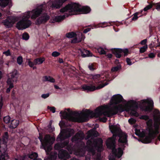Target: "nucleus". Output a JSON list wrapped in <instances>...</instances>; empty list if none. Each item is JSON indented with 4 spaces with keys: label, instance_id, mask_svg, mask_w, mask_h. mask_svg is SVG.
Segmentation results:
<instances>
[{
    "label": "nucleus",
    "instance_id": "27",
    "mask_svg": "<svg viewBox=\"0 0 160 160\" xmlns=\"http://www.w3.org/2000/svg\"><path fill=\"white\" fill-rule=\"evenodd\" d=\"M38 138L40 140V142L41 143V145L42 146H44L43 145V144L44 143V140L46 138H48L46 137H45L44 139H43V137L42 135V132L39 133V136L38 137Z\"/></svg>",
    "mask_w": 160,
    "mask_h": 160
},
{
    "label": "nucleus",
    "instance_id": "5",
    "mask_svg": "<svg viewBox=\"0 0 160 160\" xmlns=\"http://www.w3.org/2000/svg\"><path fill=\"white\" fill-rule=\"evenodd\" d=\"M108 107L107 106H104L98 107L95 110L94 112L88 109H86L83 115L86 118H88L89 116L92 118L99 117L102 115L104 116H108L109 112L108 110Z\"/></svg>",
    "mask_w": 160,
    "mask_h": 160
},
{
    "label": "nucleus",
    "instance_id": "4",
    "mask_svg": "<svg viewBox=\"0 0 160 160\" xmlns=\"http://www.w3.org/2000/svg\"><path fill=\"white\" fill-rule=\"evenodd\" d=\"M8 138V132H6L2 135V139H0V160H7L9 158L7 148Z\"/></svg>",
    "mask_w": 160,
    "mask_h": 160
},
{
    "label": "nucleus",
    "instance_id": "50",
    "mask_svg": "<svg viewBox=\"0 0 160 160\" xmlns=\"http://www.w3.org/2000/svg\"><path fill=\"white\" fill-rule=\"evenodd\" d=\"M50 94L49 93L47 94H42L41 96V97L43 98H46L49 96Z\"/></svg>",
    "mask_w": 160,
    "mask_h": 160
},
{
    "label": "nucleus",
    "instance_id": "3",
    "mask_svg": "<svg viewBox=\"0 0 160 160\" xmlns=\"http://www.w3.org/2000/svg\"><path fill=\"white\" fill-rule=\"evenodd\" d=\"M45 8L44 5L42 4L32 11H28L25 12L22 16V19L19 21L16 24V27L18 30H23L29 27L32 24V22L29 20L31 14V18L35 19L38 17L40 16L43 11L44 10Z\"/></svg>",
    "mask_w": 160,
    "mask_h": 160
},
{
    "label": "nucleus",
    "instance_id": "54",
    "mask_svg": "<svg viewBox=\"0 0 160 160\" xmlns=\"http://www.w3.org/2000/svg\"><path fill=\"white\" fill-rule=\"evenodd\" d=\"M147 42V39H144L142 40L140 44L142 45H145L146 43Z\"/></svg>",
    "mask_w": 160,
    "mask_h": 160
},
{
    "label": "nucleus",
    "instance_id": "44",
    "mask_svg": "<svg viewBox=\"0 0 160 160\" xmlns=\"http://www.w3.org/2000/svg\"><path fill=\"white\" fill-rule=\"evenodd\" d=\"M3 54L7 56L11 55V53L9 49H8L7 51L3 52Z\"/></svg>",
    "mask_w": 160,
    "mask_h": 160
},
{
    "label": "nucleus",
    "instance_id": "63",
    "mask_svg": "<svg viewBox=\"0 0 160 160\" xmlns=\"http://www.w3.org/2000/svg\"><path fill=\"white\" fill-rule=\"evenodd\" d=\"M54 87L56 89H61L57 85H54Z\"/></svg>",
    "mask_w": 160,
    "mask_h": 160
},
{
    "label": "nucleus",
    "instance_id": "8",
    "mask_svg": "<svg viewBox=\"0 0 160 160\" xmlns=\"http://www.w3.org/2000/svg\"><path fill=\"white\" fill-rule=\"evenodd\" d=\"M146 124L148 127L149 133L148 136L144 138L142 142L144 143H150L152 140L156 138L157 134L153 128V122L152 120H149L147 122Z\"/></svg>",
    "mask_w": 160,
    "mask_h": 160
},
{
    "label": "nucleus",
    "instance_id": "52",
    "mask_svg": "<svg viewBox=\"0 0 160 160\" xmlns=\"http://www.w3.org/2000/svg\"><path fill=\"white\" fill-rule=\"evenodd\" d=\"M155 56V54L153 53H150L148 54V57L150 58H154Z\"/></svg>",
    "mask_w": 160,
    "mask_h": 160
},
{
    "label": "nucleus",
    "instance_id": "37",
    "mask_svg": "<svg viewBox=\"0 0 160 160\" xmlns=\"http://www.w3.org/2000/svg\"><path fill=\"white\" fill-rule=\"evenodd\" d=\"M23 62L22 57L21 56L18 57L17 58V62L19 65H21Z\"/></svg>",
    "mask_w": 160,
    "mask_h": 160
},
{
    "label": "nucleus",
    "instance_id": "11",
    "mask_svg": "<svg viewBox=\"0 0 160 160\" xmlns=\"http://www.w3.org/2000/svg\"><path fill=\"white\" fill-rule=\"evenodd\" d=\"M8 5L9 8L4 10V14H6V15L10 13L9 9L12 6L11 0H0V6L2 9H4Z\"/></svg>",
    "mask_w": 160,
    "mask_h": 160
},
{
    "label": "nucleus",
    "instance_id": "17",
    "mask_svg": "<svg viewBox=\"0 0 160 160\" xmlns=\"http://www.w3.org/2000/svg\"><path fill=\"white\" fill-rule=\"evenodd\" d=\"M148 103V105H143L141 109L143 111L145 112H150L152 110L153 107V102L152 100L150 101L146 102Z\"/></svg>",
    "mask_w": 160,
    "mask_h": 160
},
{
    "label": "nucleus",
    "instance_id": "13",
    "mask_svg": "<svg viewBox=\"0 0 160 160\" xmlns=\"http://www.w3.org/2000/svg\"><path fill=\"white\" fill-rule=\"evenodd\" d=\"M15 22V19L12 16H8L2 21V23L7 28L12 27Z\"/></svg>",
    "mask_w": 160,
    "mask_h": 160
},
{
    "label": "nucleus",
    "instance_id": "1",
    "mask_svg": "<svg viewBox=\"0 0 160 160\" xmlns=\"http://www.w3.org/2000/svg\"><path fill=\"white\" fill-rule=\"evenodd\" d=\"M109 129L113 134L112 136L109 138L107 141L106 145L108 148L112 150V154L109 156V160H117V158H119L123 153V150L119 147L116 149V140L117 136L119 137L118 141L121 144H123V148L125 147V145L127 144L128 136L126 134L122 132L120 128L116 125L109 126Z\"/></svg>",
    "mask_w": 160,
    "mask_h": 160
},
{
    "label": "nucleus",
    "instance_id": "36",
    "mask_svg": "<svg viewBox=\"0 0 160 160\" xmlns=\"http://www.w3.org/2000/svg\"><path fill=\"white\" fill-rule=\"evenodd\" d=\"M51 125L52 122H51V121L49 123V124L48 125V131L50 132H52L54 130V128H52Z\"/></svg>",
    "mask_w": 160,
    "mask_h": 160
},
{
    "label": "nucleus",
    "instance_id": "39",
    "mask_svg": "<svg viewBox=\"0 0 160 160\" xmlns=\"http://www.w3.org/2000/svg\"><path fill=\"white\" fill-rule=\"evenodd\" d=\"M121 66H118L112 68L111 71L112 72L118 71L121 68Z\"/></svg>",
    "mask_w": 160,
    "mask_h": 160
},
{
    "label": "nucleus",
    "instance_id": "30",
    "mask_svg": "<svg viewBox=\"0 0 160 160\" xmlns=\"http://www.w3.org/2000/svg\"><path fill=\"white\" fill-rule=\"evenodd\" d=\"M143 12L142 10L141 12H136L134 13L133 14V16L132 18V20L133 21H135L137 20L138 17V16L139 14H141L142 13V12Z\"/></svg>",
    "mask_w": 160,
    "mask_h": 160
},
{
    "label": "nucleus",
    "instance_id": "57",
    "mask_svg": "<svg viewBox=\"0 0 160 160\" xmlns=\"http://www.w3.org/2000/svg\"><path fill=\"white\" fill-rule=\"evenodd\" d=\"M140 133V130L136 129L135 133L136 135L139 136Z\"/></svg>",
    "mask_w": 160,
    "mask_h": 160
},
{
    "label": "nucleus",
    "instance_id": "33",
    "mask_svg": "<svg viewBox=\"0 0 160 160\" xmlns=\"http://www.w3.org/2000/svg\"><path fill=\"white\" fill-rule=\"evenodd\" d=\"M148 48V45H145L140 49V52L141 53H142L145 52Z\"/></svg>",
    "mask_w": 160,
    "mask_h": 160
},
{
    "label": "nucleus",
    "instance_id": "29",
    "mask_svg": "<svg viewBox=\"0 0 160 160\" xmlns=\"http://www.w3.org/2000/svg\"><path fill=\"white\" fill-rule=\"evenodd\" d=\"M29 156L30 159H32L33 160H35L38 157V154L37 153L34 152L32 153L31 154L29 155Z\"/></svg>",
    "mask_w": 160,
    "mask_h": 160
},
{
    "label": "nucleus",
    "instance_id": "15",
    "mask_svg": "<svg viewBox=\"0 0 160 160\" xmlns=\"http://www.w3.org/2000/svg\"><path fill=\"white\" fill-rule=\"evenodd\" d=\"M84 138V135L83 132H78L72 137L71 140L72 142L78 143L81 142Z\"/></svg>",
    "mask_w": 160,
    "mask_h": 160
},
{
    "label": "nucleus",
    "instance_id": "20",
    "mask_svg": "<svg viewBox=\"0 0 160 160\" xmlns=\"http://www.w3.org/2000/svg\"><path fill=\"white\" fill-rule=\"evenodd\" d=\"M42 81L43 82L49 81L52 83H54L55 82V80L51 76H43Z\"/></svg>",
    "mask_w": 160,
    "mask_h": 160
},
{
    "label": "nucleus",
    "instance_id": "34",
    "mask_svg": "<svg viewBox=\"0 0 160 160\" xmlns=\"http://www.w3.org/2000/svg\"><path fill=\"white\" fill-rule=\"evenodd\" d=\"M29 34L26 32L24 33L22 35V38L23 40H27L29 39Z\"/></svg>",
    "mask_w": 160,
    "mask_h": 160
},
{
    "label": "nucleus",
    "instance_id": "59",
    "mask_svg": "<svg viewBox=\"0 0 160 160\" xmlns=\"http://www.w3.org/2000/svg\"><path fill=\"white\" fill-rule=\"evenodd\" d=\"M112 55L111 54H108L107 55V56L108 58H111L112 57Z\"/></svg>",
    "mask_w": 160,
    "mask_h": 160
},
{
    "label": "nucleus",
    "instance_id": "7",
    "mask_svg": "<svg viewBox=\"0 0 160 160\" xmlns=\"http://www.w3.org/2000/svg\"><path fill=\"white\" fill-rule=\"evenodd\" d=\"M60 114L65 119L74 122H81L85 121L83 117L80 116V113L77 112H72L71 114H68L66 111H61Z\"/></svg>",
    "mask_w": 160,
    "mask_h": 160
},
{
    "label": "nucleus",
    "instance_id": "16",
    "mask_svg": "<svg viewBox=\"0 0 160 160\" xmlns=\"http://www.w3.org/2000/svg\"><path fill=\"white\" fill-rule=\"evenodd\" d=\"M70 137V135H68L66 133V131L65 129H62L61 130L60 133L56 138V140L58 142H61Z\"/></svg>",
    "mask_w": 160,
    "mask_h": 160
},
{
    "label": "nucleus",
    "instance_id": "21",
    "mask_svg": "<svg viewBox=\"0 0 160 160\" xmlns=\"http://www.w3.org/2000/svg\"><path fill=\"white\" fill-rule=\"evenodd\" d=\"M90 52L88 50L84 49L81 50V54L83 57H86L90 56Z\"/></svg>",
    "mask_w": 160,
    "mask_h": 160
},
{
    "label": "nucleus",
    "instance_id": "58",
    "mask_svg": "<svg viewBox=\"0 0 160 160\" xmlns=\"http://www.w3.org/2000/svg\"><path fill=\"white\" fill-rule=\"evenodd\" d=\"M59 125L60 126L61 128H62V126H64L65 125V122H62V123L61 122L59 123Z\"/></svg>",
    "mask_w": 160,
    "mask_h": 160
},
{
    "label": "nucleus",
    "instance_id": "40",
    "mask_svg": "<svg viewBox=\"0 0 160 160\" xmlns=\"http://www.w3.org/2000/svg\"><path fill=\"white\" fill-rule=\"evenodd\" d=\"M87 145L88 147L93 146V141L91 139L88 140L87 142Z\"/></svg>",
    "mask_w": 160,
    "mask_h": 160
},
{
    "label": "nucleus",
    "instance_id": "42",
    "mask_svg": "<svg viewBox=\"0 0 160 160\" xmlns=\"http://www.w3.org/2000/svg\"><path fill=\"white\" fill-rule=\"evenodd\" d=\"M98 26L99 27L104 28L108 26V24L107 22H103L99 23Z\"/></svg>",
    "mask_w": 160,
    "mask_h": 160
},
{
    "label": "nucleus",
    "instance_id": "41",
    "mask_svg": "<svg viewBox=\"0 0 160 160\" xmlns=\"http://www.w3.org/2000/svg\"><path fill=\"white\" fill-rule=\"evenodd\" d=\"M153 7L152 3L146 6L143 9V10L145 11H146L150 9Z\"/></svg>",
    "mask_w": 160,
    "mask_h": 160
},
{
    "label": "nucleus",
    "instance_id": "9",
    "mask_svg": "<svg viewBox=\"0 0 160 160\" xmlns=\"http://www.w3.org/2000/svg\"><path fill=\"white\" fill-rule=\"evenodd\" d=\"M10 75L8 76L7 82L9 86L6 90V92L9 93L11 90L14 87V82H17L19 77L18 72L17 70L14 69L10 73Z\"/></svg>",
    "mask_w": 160,
    "mask_h": 160
},
{
    "label": "nucleus",
    "instance_id": "62",
    "mask_svg": "<svg viewBox=\"0 0 160 160\" xmlns=\"http://www.w3.org/2000/svg\"><path fill=\"white\" fill-rule=\"evenodd\" d=\"M59 62L60 63H62L63 62V61L62 59V58H59Z\"/></svg>",
    "mask_w": 160,
    "mask_h": 160
},
{
    "label": "nucleus",
    "instance_id": "10",
    "mask_svg": "<svg viewBox=\"0 0 160 160\" xmlns=\"http://www.w3.org/2000/svg\"><path fill=\"white\" fill-rule=\"evenodd\" d=\"M50 16L46 12L42 13L41 15L35 21L36 25H39L45 24L50 19Z\"/></svg>",
    "mask_w": 160,
    "mask_h": 160
},
{
    "label": "nucleus",
    "instance_id": "45",
    "mask_svg": "<svg viewBox=\"0 0 160 160\" xmlns=\"http://www.w3.org/2000/svg\"><path fill=\"white\" fill-rule=\"evenodd\" d=\"M48 109H49L53 113H55L56 112V108L54 107H50L48 106Z\"/></svg>",
    "mask_w": 160,
    "mask_h": 160
},
{
    "label": "nucleus",
    "instance_id": "19",
    "mask_svg": "<svg viewBox=\"0 0 160 160\" xmlns=\"http://www.w3.org/2000/svg\"><path fill=\"white\" fill-rule=\"evenodd\" d=\"M125 110L124 108L121 106H115L112 110L113 115H115L119 113H121Z\"/></svg>",
    "mask_w": 160,
    "mask_h": 160
},
{
    "label": "nucleus",
    "instance_id": "64",
    "mask_svg": "<svg viewBox=\"0 0 160 160\" xmlns=\"http://www.w3.org/2000/svg\"><path fill=\"white\" fill-rule=\"evenodd\" d=\"M70 160H79L75 158H73L71 159Z\"/></svg>",
    "mask_w": 160,
    "mask_h": 160
},
{
    "label": "nucleus",
    "instance_id": "49",
    "mask_svg": "<svg viewBox=\"0 0 160 160\" xmlns=\"http://www.w3.org/2000/svg\"><path fill=\"white\" fill-rule=\"evenodd\" d=\"M29 155H25L22 157L20 160H30Z\"/></svg>",
    "mask_w": 160,
    "mask_h": 160
},
{
    "label": "nucleus",
    "instance_id": "46",
    "mask_svg": "<svg viewBox=\"0 0 160 160\" xmlns=\"http://www.w3.org/2000/svg\"><path fill=\"white\" fill-rule=\"evenodd\" d=\"M128 122L130 124L132 125L135 123L136 121L133 118H131L128 120Z\"/></svg>",
    "mask_w": 160,
    "mask_h": 160
},
{
    "label": "nucleus",
    "instance_id": "18",
    "mask_svg": "<svg viewBox=\"0 0 160 160\" xmlns=\"http://www.w3.org/2000/svg\"><path fill=\"white\" fill-rule=\"evenodd\" d=\"M49 142L50 140L48 138H46L44 139V143L43 144L44 146H42L41 145V148H43L45 150L47 154H49L52 149L51 146L48 145Z\"/></svg>",
    "mask_w": 160,
    "mask_h": 160
},
{
    "label": "nucleus",
    "instance_id": "56",
    "mask_svg": "<svg viewBox=\"0 0 160 160\" xmlns=\"http://www.w3.org/2000/svg\"><path fill=\"white\" fill-rule=\"evenodd\" d=\"M107 119L106 117L100 118V121L103 122H105L106 121Z\"/></svg>",
    "mask_w": 160,
    "mask_h": 160
},
{
    "label": "nucleus",
    "instance_id": "26",
    "mask_svg": "<svg viewBox=\"0 0 160 160\" xmlns=\"http://www.w3.org/2000/svg\"><path fill=\"white\" fill-rule=\"evenodd\" d=\"M83 34H81V37L79 39H78L77 38H74L72 39L71 40V43H76L78 42H81Z\"/></svg>",
    "mask_w": 160,
    "mask_h": 160
},
{
    "label": "nucleus",
    "instance_id": "51",
    "mask_svg": "<svg viewBox=\"0 0 160 160\" xmlns=\"http://www.w3.org/2000/svg\"><path fill=\"white\" fill-rule=\"evenodd\" d=\"M126 60L128 65H131L132 64V62L131 61V60L129 58H127Z\"/></svg>",
    "mask_w": 160,
    "mask_h": 160
},
{
    "label": "nucleus",
    "instance_id": "23",
    "mask_svg": "<svg viewBox=\"0 0 160 160\" xmlns=\"http://www.w3.org/2000/svg\"><path fill=\"white\" fill-rule=\"evenodd\" d=\"M88 136L89 137H97L98 136V133L97 131H94L92 130H89L88 132Z\"/></svg>",
    "mask_w": 160,
    "mask_h": 160
},
{
    "label": "nucleus",
    "instance_id": "55",
    "mask_svg": "<svg viewBox=\"0 0 160 160\" xmlns=\"http://www.w3.org/2000/svg\"><path fill=\"white\" fill-rule=\"evenodd\" d=\"M90 30V28H87L84 30L83 32L84 33H86L88 32Z\"/></svg>",
    "mask_w": 160,
    "mask_h": 160
},
{
    "label": "nucleus",
    "instance_id": "31",
    "mask_svg": "<svg viewBox=\"0 0 160 160\" xmlns=\"http://www.w3.org/2000/svg\"><path fill=\"white\" fill-rule=\"evenodd\" d=\"M11 118L9 116H6L3 118V121L6 124L9 123L10 122Z\"/></svg>",
    "mask_w": 160,
    "mask_h": 160
},
{
    "label": "nucleus",
    "instance_id": "2",
    "mask_svg": "<svg viewBox=\"0 0 160 160\" xmlns=\"http://www.w3.org/2000/svg\"><path fill=\"white\" fill-rule=\"evenodd\" d=\"M81 6L76 3H71L66 5L60 10L61 12H66L64 15L56 17L53 19L52 23L60 22L69 16L77 14L82 12L83 13H88L90 12L91 9L88 7H84L81 8Z\"/></svg>",
    "mask_w": 160,
    "mask_h": 160
},
{
    "label": "nucleus",
    "instance_id": "43",
    "mask_svg": "<svg viewBox=\"0 0 160 160\" xmlns=\"http://www.w3.org/2000/svg\"><path fill=\"white\" fill-rule=\"evenodd\" d=\"M140 119L145 120H148L149 119V117L148 115H143L141 116Z\"/></svg>",
    "mask_w": 160,
    "mask_h": 160
},
{
    "label": "nucleus",
    "instance_id": "28",
    "mask_svg": "<svg viewBox=\"0 0 160 160\" xmlns=\"http://www.w3.org/2000/svg\"><path fill=\"white\" fill-rule=\"evenodd\" d=\"M88 68L90 70L93 71L97 68L96 64L95 63L89 64L88 66Z\"/></svg>",
    "mask_w": 160,
    "mask_h": 160
},
{
    "label": "nucleus",
    "instance_id": "14",
    "mask_svg": "<svg viewBox=\"0 0 160 160\" xmlns=\"http://www.w3.org/2000/svg\"><path fill=\"white\" fill-rule=\"evenodd\" d=\"M111 100L112 103L115 105L119 103L122 102H126L123 98L122 96L119 94L114 95L112 96Z\"/></svg>",
    "mask_w": 160,
    "mask_h": 160
},
{
    "label": "nucleus",
    "instance_id": "47",
    "mask_svg": "<svg viewBox=\"0 0 160 160\" xmlns=\"http://www.w3.org/2000/svg\"><path fill=\"white\" fill-rule=\"evenodd\" d=\"M60 54V53L59 52L56 51H54L52 52V55L54 57H57L59 56Z\"/></svg>",
    "mask_w": 160,
    "mask_h": 160
},
{
    "label": "nucleus",
    "instance_id": "12",
    "mask_svg": "<svg viewBox=\"0 0 160 160\" xmlns=\"http://www.w3.org/2000/svg\"><path fill=\"white\" fill-rule=\"evenodd\" d=\"M111 50L112 53L118 58H120L121 57V53H123L124 56H126L128 55V50L127 49H122L120 48H112Z\"/></svg>",
    "mask_w": 160,
    "mask_h": 160
},
{
    "label": "nucleus",
    "instance_id": "60",
    "mask_svg": "<svg viewBox=\"0 0 160 160\" xmlns=\"http://www.w3.org/2000/svg\"><path fill=\"white\" fill-rule=\"evenodd\" d=\"M158 114H159L158 118L157 119V120L158 121L159 124H160V112H158Z\"/></svg>",
    "mask_w": 160,
    "mask_h": 160
},
{
    "label": "nucleus",
    "instance_id": "6",
    "mask_svg": "<svg viewBox=\"0 0 160 160\" xmlns=\"http://www.w3.org/2000/svg\"><path fill=\"white\" fill-rule=\"evenodd\" d=\"M90 78H92L93 81L92 83L90 85H84L82 86V89L84 91H93L96 89H99L104 87L105 86L107 85V83L103 84L100 86L97 87V88L95 86V83L98 84L101 82V80H100V75L99 74H97L95 75H91L90 76Z\"/></svg>",
    "mask_w": 160,
    "mask_h": 160
},
{
    "label": "nucleus",
    "instance_id": "38",
    "mask_svg": "<svg viewBox=\"0 0 160 160\" xmlns=\"http://www.w3.org/2000/svg\"><path fill=\"white\" fill-rule=\"evenodd\" d=\"M89 151L90 152H91L92 153V155H94L96 154V150L94 149V148L93 147V146H92V147H89Z\"/></svg>",
    "mask_w": 160,
    "mask_h": 160
},
{
    "label": "nucleus",
    "instance_id": "24",
    "mask_svg": "<svg viewBox=\"0 0 160 160\" xmlns=\"http://www.w3.org/2000/svg\"><path fill=\"white\" fill-rule=\"evenodd\" d=\"M45 60L44 58H38L35 59L34 60V62L35 65L37 64H42Z\"/></svg>",
    "mask_w": 160,
    "mask_h": 160
},
{
    "label": "nucleus",
    "instance_id": "32",
    "mask_svg": "<svg viewBox=\"0 0 160 160\" xmlns=\"http://www.w3.org/2000/svg\"><path fill=\"white\" fill-rule=\"evenodd\" d=\"M153 7L155 8L158 11L160 10V2L158 3H152Z\"/></svg>",
    "mask_w": 160,
    "mask_h": 160
},
{
    "label": "nucleus",
    "instance_id": "35",
    "mask_svg": "<svg viewBox=\"0 0 160 160\" xmlns=\"http://www.w3.org/2000/svg\"><path fill=\"white\" fill-rule=\"evenodd\" d=\"M97 50L98 52L101 54H105L106 53L105 51L102 48H98Z\"/></svg>",
    "mask_w": 160,
    "mask_h": 160
},
{
    "label": "nucleus",
    "instance_id": "53",
    "mask_svg": "<svg viewBox=\"0 0 160 160\" xmlns=\"http://www.w3.org/2000/svg\"><path fill=\"white\" fill-rule=\"evenodd\" d=\"M34 64H35L34 62H33L31 61H29L28 62V65L30 67H33Z\"/></svg>",
    "mask_w": 160,
    "mask_h": 160
},
{
    "label": "nucleus",
    "instance_id": "25",
    "mask_svg": "<svg viewBox=\"0 0 160 160\" xmlns=\"http://www.w3.org/2000/svg\"><path fill=\"white\" fill-rule=\"evenodd\" d=\"M76 33L73 32L67 33L66 34V37L68 38H72L76 37Z\"/></svg>",
    "mask_w": 160,
    "mask_h": 160
},
{
    "label": "nucleus",
    "instance_id": "48",
    "mask_svg": "<svg viewBox=\"0 0 160 160\" xmlns=\"http://www.w3.org/2000/svg\"><path fill=\"white\" fill-rule=\"evenodd\" d=\"M101 155L100 153H98L96 154V160H101Z\"/></svg>",
    "mask_w": 160,
    "mask_h": 160
},
{
    "label": "nucleus",
    "instance_id": "61",
    "mask_svg": "<svg viewBox=\"0 0 160 160\" xmlns=\"http://www.w3.org/2000/svg\"><path fill=\"white\" fill-rule=\"evenodd\" d=\"M2 104H1H1L0 105V119H1V109L2 108Z\"/></svg>",
    "mask_w": 160,
    "mask_h": 160
},
{
    "label": "nucleus",
    "instance_id": "22",
    "mask_svg": "<svg viewBox=\"0 0 160 160\" xmlns=\"http://www.w3.org/2000/svg\"><path fill=\"white\" fill-rule=\"evenodd\" d=\"M19 123V121L18 120L13 119L12 120L10 127L13 129L16 128Z\"/></svg>",
    "mask_w": 160,
    "mask_h": 160
}]
</instances>
